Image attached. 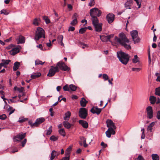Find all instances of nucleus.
<instances>
[{
	"label": "nucleus",
	"instance_id": "nucleus-44",
	"mask_svg": "<svg viewBox=\"0 0 160 160\" xmlns=\"http://www.w3.org/2000/svg\"><path fill=\"white\" fill-rule=\"evenodd\" d=\"M106 136L108 138H109L111 137V133L110 130H109V128L108 129V130L106 132Z\"/></svg>",
	"mask_w": 160,
	"mask_h": 160
},
{
	"label": "nucleus",
	"instance_id": "nucleus-19",
	"mask_svg": "<svg viewBox=\"0 0 160 160\" xmlns=\"http://www.w3.org/2000/svg\"><path fill=\"white\" fill-rule=\"evenodd\" d=\"M18 44L23 43L25 42V38L22 35H20L18 38Z\"/></svg>",
	"mask_w": 160,
	"mask_h": 160
},
{
	"label": "nucleus",
	"instance_id": "nucleus-29",
	"mask_svg": "<svg viewBox=\"0 0 160 160\" xmlns=\"http://www.w3.org/2000/svg\"><path fill=\"white\" fill-rule=\"evenodd\" d=\"M40 21L39 18H36L34 19L33 22V24L35 26H38L39 24V22Z\"/></svg>",
	"mask_w": 160,
	"mask_h": 160
},
{
	"label": "nucleus",
	"instance_id": "nucleus-20",
	"mask_svg": "<svg viewBox=\"0 0 160 160\" xmlns=\"http://www.w3.org/2000/svg\"><path fill=\"white\" fill-rule=\"evenodd\" d=\"M88 101L84 98H82L80 101V105L82 107H85Z\"/></svg>",
	"mask_w": 160,
	"mask_h": 160
},
{
	"label": "nucleus",
	"instance_id": "nucleus-17",
	"mask_svg": "<svg viewBox=\"0 0 160 160\" xmlns=\"http://www.w3.org/2000/svg\"><path fill=\"white\" fill-rule=\"evenodd\" d=\"M59 154V152H57L55 150L52 151L51 153L50 160H53L56 156L57 157Z\"/></svg>",
	"mask_w": 160,
	"mask_h": 160
},
{
	"label": "nucleus",
	"instance_id": "nucleus-47",
	"mask_svg": "<svg viewBox=\"0 0 160 160\" xmlns=\"http://www.w3.org/2000/svg\"><path fill=\"white\" fill-rule=\"evenodd\" d=\"M63 39V36L62 35H59L58 37V40L59 42H62Z\"/></svg>",
	"mask_w": 160,
	"mask_h": 160
},
{
	"label": "nucleus",
	"instance_id": "nucleus-33",
	"mask_svg": "<svg viewBox=\"0 0 160 160\" xmlns=\"http://www.w3.org/2000/svg\"><path fill=\"white\" fill-rule=\"evenodd\" d=\"M152 157L153 160H159V156L157 154H153L152 155Z\"/></svg>",
	"mask_w": 160,
	"mask_h": 160
},
{
	"label": "nucleus",
	"instance_id": "nucleus-56",
	"mask_svg": "<svg viewBox=\"0 0 160 160\" xmlns=\"http://www.w3.org/2000/svg\"><path fill=\"white\" fill-rule=\"evenodd\" d=\"M95 4V2L94 0H90V1L89 3V5L90 7L93 6Z\"/></svg>",
	"mask_w": 160,
	"mask_h": 160
},
{
	"label": "nucleus",
	"instance_id": "nucleus-52",
	"mask_svg": "<svg viewBox=\"0 0 160 160\" xmlns=\"http://www.w3.org/2000/svg\"><path fill=\"white\" fill-rule=\"evenodd\" d=\"M135 160H145L143 157L139 155L138 157L136 158Z\"/></svg>",
	"mask_w": 160,
	"mask_h": 160
},
{
	"label": "nucleus",
	"instance_id": "nucleus-12",
	"mask_svg": "<svg viewBox=\"0 0 160 160\" xmlns=\"http://www.w3.org/2000/svg\"><path fill=\"white\" fill-rule=\"evenodd\" d=\"M147 112L148 117L149 119H151L153 116L152 108L151 106H148L147 108Z\"/></svg>",
	"mask_w": 160,
	"mask_h": 160
},
{
	"label": "nucleus",
	"instance_id": "nucleus-11",
	"mask_svg": "<svg viewBox=\"0 0 160 160\" xmlns=\"http://www.w3.org/2000/svg\"><path fill=\"white\" fill-rule=\"evenodd\" d=\"M107 20L109 23H112L115 19V15L112 13L108 14L106 16Z\"/></svg>",
	"mask_w": 160,
	"mask_h": 160
},
{
	"label": "nucleus",
	"instance_id": "nucleus-40",
	"mask_svg": "<svg viewBox=\"0 0 160 160\" xmlns=\"http://www.w3.org/2000/svg\"><path fill=\"white\" fill-rule=\"evenodd\" d=\"M79 45L80 47H81L83 49L85 47H88V45L87 44L81 42H79Z\"/></svg>",
	"mask_w": 160,
	"mask_h": 160
},
{
	"label": "nucleus",
	"instance_id": "nucleus-46",
	"mask_svg": "<svg viewBox=\"0 0 160 160\" xmlns=\"http://www.w3.org/2000/svg\"><path fill=\"white\" fill-rule=\"evenodd\" d=\"M58 139V138L57 137H55L54 135H52L51 136L50 138V139L53 141H56Z\"/></svg>",
	"mask_w": 160,
	"mask_h": 160
},
{
	"label": "nucleus",
	"instance_id": "nucleus-37",
	"mask_svg": "<svg viewBox=\"0 0 160 160\" xmlns=\"http://www.w3.org/2000/svg\"><path fill=\"white\" fill-rule=\"evenodd\" d=\"M139 61L137 55L134 56V58L132 59V62L134 63H136Z\"/></svg>",
	"mask_w": 160,
	"mask_h": 160
},
{
	"label": "nucleus",
	"instance_id": "nucleus-4",
	"mask_svg": "<svg viewBox=\"0 0 160 160\" xmlns=\"http://www.w3.org/2000/svg\"><path fill=\"white\" fill-rule=\"evenodd\" d=\"M42 38H45V31L42 28L38 27L36 31L34 39L37 41Z\"/></svg>",
	"mask_w": 160,
	"mask_h": 160
},
{
	"label": "nucleus",
	"instance_id": "nucleus-22",
	"mask_svg": "<svg viewBox=\"0 0 160 160\" xmlns=\"http://www.w3.org/2000/svg\"><path fill=\"white\" fill-rule=\"evenodd\" d=\"M63 124L64 127L67 129H69L72 125L67 121H64L63 122Z\"/></svg>",
	"mask_w": 160,
	"mask_h": 160
},
{
	"label": "nucleus",
	"instance_id": "nucleus-38",
	"mask_svg": "<svg viewBox=\"0 0 160 160\" xmlns=\"http://www.w3.org/2000/svg\"><path fill=\"white\" fill-rule=\"evenodd\" d=\"M45 63V62H42L41 61L39 60H37L35 62V64L36 65H37L39 64H41L42 65Z\"/></svg>",
	"mask_w": 160,
	"mask_h": 160
},
{
	"label": "nucleus",
	"instance_id": "nucleus-5",
	"mask_svg": "<svg viewBox=\"0 0 160 160\" xmlns=\"http://www.w3.org/2000/svg\"><path fill=\"white\" fill-rule=\"evenodd\" d=\"M131 36L134 44L139 43L140 42L141 39L138 36V33L137 30H133L131 31Z\"/></svg>",
	"mask_w": 160,
	"mask_h": 160
},
{
	"label": "nucleus",
	"instance_id": "nucleus-13",
	"mask_svg": "<svg viewBox=\"0 0 160 160\" xmlns=\"http://www.w3.org/2000/svg\"><path fill=\"white\" fill-rule=\"evenodd\" d=\"M102 108H99L97 107H93L90 110V112L93 114L96 113L99 115L101 112Z\"/></svg>",
	"mask_w": 160,
	"mask_h": 160
},
{
	"label": "nucleus",
	"instance_id": "nucleus-9",
	"mask_svg": "<svg viewBox=\"0 0 160 160\" xmlns=\"http://www.w3.org/2000/svg\"><path fill=\"white\" fill-rule=\"evenodd\" d=\"M59 71V68L57 66L55 67L52 66H51L47 76L49 77H52L55 75L56 72H58Z\"/></svg>",
	"mask_w": 160,
	"mask_h": 160
},
{
	"label": "nucleus",
	"instance_id": "nucleus-7",
	"mask_svg": "<svg viewBox=\"0 0 160 160\" xmlns=\"http://www.w3.org/2000/svg\"><path fill=\"white\" fill-rule=\"evenodd\" d=\"M61 70L66 71H68L69 70L70 68L66 65L65 63L62 61H60L58 62L57 64V66Z\"/></svg>",
	"mask_w": 160,
	"mask_h": 160
},
{
	"label": "nucleus",
	"instance_id": "nucleus-24",
	"mask_svg": "<svg viewBox=\"0 0 160 160\" xmlns=\"http://www.w3.org/2000/svg\"><path fill=\"white\" fill-rule=\"evenodd\" d=\"M41 75V74L40 72H36L33 73L31 76V77L32 79H35L39 77Z\"/></svg>",
	"mask_w": 160,
	"mask_h": 160
},
{
	"label": "nucleus",
	"instance_id": "nucleus-25",
	"mask_svg": "<svg viewBox=\"0 0 160 160\" xmlns=\"http://www.w3.org/2000/svg\"><path fill=\"white\" fill-rule=\"evenodd\" d=\"M157 100L156 98L154 96H152L149 98V100L150 103L152 104H155Z\"/></svg>",
	"mask_w": 160,
	"mask_h": 160
},
{
	"label": "nucleus",
	"instance_id": "nucleus-10",
	"mask_svg": "<svg viewBox=\"0 0 160 160\" xmlns=\"http://www.w3.org/2000/svg\"><path fill=\"white\" fill-rule=\"evenodd\" d=\"M26 133L20 132L17 135L13 138L14 142L20 141L23 139L25 137Z\"/></svg>",
	"mask_w": 160,
	"mask_h": 160
},
{
	"label": "nucleus",
	"instance_id": "nucleus-63",
	"mask_svg": "<svg viewBox=\"0 0 160 160\" xmlns=\"http://www.w3.org/2000/svg\"><path fill=\"white\" fill-rule=\"evenodd\" d=\"M156 117L158 119H160V111H158L157 112Z\"/></svg>",
	"mask_w": 160,
	"mask_h": 160
},
{
	"label": "nucleus",
	"instance_id": "nucleus-8",
	"mask_svg": "<svg viewBox=\"0 0 160 160\" xmlns=\"http://www.w3.org/2000/svg\"><path fill=\"white\" fill-rule=\"evenodd\" d=\"M88 115V111L84 108H81L80 109L79 112V116L82 119H85Z\"/></svg>",
	"mask_w": 160,
	"mask_h": 160
},
{
	"label": "nucleus",
	"instance_id": "nucleus-18",
	"mask_svg": "<svg viewBox=\"0 0 160 160\" xmlns=\"http://www.w3.org/2000/svg\"><path fill=\"white\" fill-rule=\"evenodd\" d=\"M79 123L83 127V128H87L88 127V123L86 121L83 120H79Z\"/></svg>",
	"mask_w": 160,
	"mask_h": 160
},
{
	"label": "nucleus",
	"instance_id": "nucleus-14",
	"mask_svg": "<svg viewBox=\"0 0 160 160\" xmlns=\"http://www.w3.org/2000/svg\"><path fill=\"white\" fill-rule=\"evenodd\" d=\"M107 127L109 128H116V127L113 121L110 119H108L106 121Z\"/></svg>",
	"mask_w": 160,
	"mask_h": 160
},
{
	"label": "nucleus",
	"instance_id": "nucleus-60",
	"mask_svg": "<svg viewBox=\"0 0 160 160\" xmlns=\"http://www.w3.org/2000/svg\"><path fill=\"white\" fill-rule=\"evenodd\" d=\"M8 101V103H10V102H17L16 101L14 100L12 98V99H10L9 100L7 99Z\"/></svg>",
	"mask_w": 160,
	"mask_h": 160
},
{
	"label": "nucleus",
	"instance_id": "nucleus-59",
	"mask_svg": "<svg viewBox=\"0 0 160 160\" xmlns=\"http://www.w3.org/2000/svg\"><path fill=\"white\" fill-rule=\"evenodd\" d=\"M27 142L26 139H24V140L21 142L22 146L24 147Z\"/></svg>",
	"mask_w": 160,
	"mask_h": 160
},
{
	"label": "nucleus",
	"instance_id": "nucleus-34",
	"mask_svg": "<svg viewBox=\"0 0 160 160\" xmlns=\"http://www.w3.org/2000/svg\"><path fill=\"white\" fill-rule=\"evenodd\" d=\"M5 93L2 90L0 91V96L1 95V98L3 99V101L6 100L7 99L4 97L5 96Z\"/></svg>",
	"mask_w": 160,
	"mask_h": 160
},
{
	"label": "nucleus",
	"instance_id": "nucleus-39",
	"mask_svg": "<svg viewBox=\"0 0 160 160\" xmlns=\"http://www.w3.org/2000/svg\"><path fill=\"white\" fill-rule=\"evenodd\" d=\"M28 120V118H23L22 117L20 118H19V120H18V122H19L20 123H22L23 122H25L26 121H27Z\"/></svg>",
	"mask_w": 160,
	"mask_h": 160
},
{
	"label": "nucleus",
	"instance_id": "nucleus-49",
	"mask_svg": "<svg viewBox=\"0 0 160 160\" xmlns=\"http://www.w3.org/2000/svg\"><path fill=\"white\" fill-rule=\"evenodd\" d=\"M102 78L105 81L107 80L109 78L108 75L106 74H102Z\"/></svg>",
	"mask_w": 160,
	"mask_h": 160
},
{
	"label": "nucleus",
	"instance_id": "nucleus-55",
	"mask_svg": "<svg viewBox=\"0 0 160 160\" xmlns=\"http://www.w3.org/2000/svg\"><path fill=\"white\" fill-rule=\"evenodd\" d=\"M62 97V96L61 95L58 97V101H59V102H60L62 100H63L64 102H66V99L65 98H63L61 99L60 100H59V98H61Z\"/></svg>",
	"mask_w": 160,
	"mask_h": 160
},
{
	"label": "nucleus",
	"instance_id": "nucleus-53",
	"mask_svg": "<svg viewBox=\"0 0 160 160\" xmlns=\"http://www.w3.org/2000/svg\"><path fill=\"white\" fill-rule=\"evenodd\" d=\"M7 117L5 114H3L0 115V119L1 120H5L6 118Z\"/></svg>",
	"mask_w": 160,
	"mask_h": 160
},
{
	"label": "nucleus",
	"instance_id": "nucleus-27",
	"mask_svg": "<svg viewBox=\"0 0 160 160\" xmlns=\"http://www.w3.org/2000/svg\"><path fill=\"white\" fill-rule=\"evenodd\" d=\"M2 62L0 63H2V67H4L5 66L8 64L9 63L11 62V60H4L2 59Z\"/></svg>",
	"mask_w": 160,
	"mask_h": 160
},
{
	"label": "nucleus",
	"instance_id": "nucleus-26",
	"mask_svg": "<svg viewBox=\"0 0 160 160\" xmlns=\"http://www.w3.org/2000/svg\"><path fill=\"white\" fill-rule=\"evenodd\" d=\"M155 124V122H152L151 123L147 128V130L148 131H150V132H152V129H153L152 127Z\"/></svg>",
	"mask_w": 160,
	"mask_h": 160
},
{
	"label": "nucleus",
	"instance_id": "nucleus-16",
	"mask_svg": "<svg viewBox=\"0 0 160 160\" xmlns=\"http://www.w3.org/2000/svg\"><path fill=\"white\" fill-rule=\"evenodd\" d=\"M45 121V119L43 118H40L36 119L35 122L34 123V125L37 127L39 124H40Z\"/></svg>",
	"mask_w": 160,
	"mask_h": 160
},
{
	"label": "nucleus",
	"instance_id": "nucleus-41",
	"mask_svg": "<svg viewBox=\"0 0 160 160\" xmlns=\"http://www.w3.org/2000/svg\"><path fill=\"white\" fill-rule=\"evenodd\" d=\"M52 126H50L49 128L48 129L47 131L46 135H49L51 134L52 132Z\"/></svg>",
	"mask_w": 160,
	"mask_h": 160
},
{
	"label": "nucleus",
	"instance_id": "nucleus-48",
	"mask_svg": "<svg viewBox=\"0 0 160 160\" xmlns=\"http://www.w3.org/2000/svg\"><path fill=\"white\" fill-rule=\"evenodd\" d=\"M81 139L83 140V143L84 144V146L85 147H87L88 146V144L86 143V140L84 137H82Z\"/></svg>",
	"mask_w": 160,
	"mask_h": 160
},
{
	"label": "nucleus",
	"instance_id": "nucleus-42",
	"mask_svg": "<svg viewBox=\"0 0 160 160\" xmlns=\"http://www.w3.org/2000/svg\"><path fill=\"white\" fill-rule=\"evenodd\" d=\"M87 29V28L86 27L82 28L79 30V33L81 34H83L85 32Z\"/></svg>",
	"mask_w": 160,
	"mask_h": 160
},
{
	"label": "nucleus",
	"instance_id": "nucleus-23",
	"mask_svg": "<svg viewBox=\"0 0 160 160\" xmlns=\"http://www.w3.org/2000/svg\"><path fill=\"white\" fill-rule=\"evenodd\" d=\"M71 113L70 111H68L65 114V117L64 119L65 120H68L71 116Z\"/></svg>",
	"mask_w": 160,
	"mask_h": 160
},
{
	"label": "nucleus",
	"instance_id": "nucleus-58",
	"mask_svg": "<svg viewBox=\"0 0 160 160\" xmlns=\"http://www.w3.org/2000/svg\"><path fill=\"white\" fill-rule=\"evenodd\" d=\"M17 90L19 92H22L24 90V88L23 87H21L20 88H17Z\"/></svg>",
	"mask_w": 160,
	"mask_h": 160
},
{
	"label": "nucleus",
	"instance_id": "nucleus-28",
	"mask_svg": "<svg viewBox=\"0 0 160 160\" xmlns=\"http://www.w3.org/2000/svg\"><path fill=\"white\" fill-rule=\"evenodd\" d=\"M100 38L103 42H106L108 41L107 36L100 35Z\"/></svg>",
	"mask_w": 160,
	"mask_h": 160
},
{
	"label": "nucleus",
	"instance_id": "nucleus-3",
	"mask_svg": "<svg viewBox=\"0 0 160 160\" xmlns=\"http://www.w3.org/2000/svg\"><path fill=\"white\" fill-rule=\"evenodd\" d=\"M101 14V11L97 8H93L90 10V15L91 17L92 21L98 20L97 17L100 16Z\"/></svg>",
	"mask_w": 160,
	"mask_h": 160
},
{
	"label": "nucleus",
	"instance_id": "nucleus-43",
	"mask_svg": "<svg viewBox=\"0 0 160 160\" xmlns=\"http://www.w3.org/2000/svg\"><path fill=\"white\" fill-rule=\"evenodd\" d=\"M63 90L65 91H69V86L68 85L66 84L63 87Z\"/></svg>",
	"mask_w": 160,
	"mask_h": 160
},
{
	"label": "nucleus",
	"instance_id": "nucleus-2",
	"mask_svg": "<svg viewBox=\"0 0 160 160\" xmlns=\"http://www.w3.org/2000/svg\"><path fill=\"white\" fill-rule=\"evenodd\" d=\"M117 56L119 61L123 64H126L129 60V57L128 54L122 51L117 52Z\"/></svg>",
	"mask_w": 160,
	"mask_h": 160
},
{
	"label": "nucleus",
	"instance_id": "nucleus-61",
	"mask_svg": "<svg viewBox=\"0 0 160 160\" xmlns=\"http://www.w3.org/2000/svg\"><path fill=\"white\" fill-rule=\"evenodd\" d=\"M132 70L134 71L139 72L141 70V68H133Z\"/></svg>",
	"mask_w": 160,
	"mask_h": 160
},
{
	"label": "nucleus",
	"instance_id": "nucleus-62",
	"mask_svg": "<svg viewBox=\"0 0 160 160\" xmlns=\"http://www.w3.org/2000/svg\"><path fill=\"white\" fill-rule=\"evenodd\" d=\"M114 36V35L113 34H111L110 35H108L107 36V37H108V41H109V42H110V39L113 38Z\"/></svg>",
	"mask_w": 160,
	"mask_h": 160
},
{
	"label": "nucleus",
	"instance_id": "nucleus-35",
	"mask_svg": "<svg viewBox=\"0 0 160 160\" xmlns=\"http://www.w3.org/2000/svg\"><path fill=\"white\" fill-rule=\"evenodd\" d=\"M43 19H44L47 24H48L50 23V21L48 17L47 16H44L43 17Z\"/></svg>",
	"mask_w": 160,
	"mask_h": 160
},
{
	"label": "nucleus",
	"instance_id": "nucleus-45",
	"mask_svg": "<svg viewBox=\"0 0 160 160\" xmlns=\"http://www.w3.org/2000/svg\"><path fill=\"white\" fill-rule=\"evenodd\" d=\"M125 7L127 8L130 9V1H128L125 4Z\"/></svg>",
	"mask_w": 160,
	"mask_h": 160
},
{
	"label": "nucleus",
	"instance_id": "nucleus-1",
	"mask_svg": "<svg viewBox=\"0 0 160 160\" xmlns=\"http://www.w3.org/2000/svg\"><path fill=\"white\" fill-rule=\"evenodd\" d=\"M119 38H118L117 36H115L114 38L115 40L120 44L124 46L127 49H130V45H128L126 44L127 43L129 42V41L124 33L123 32L120 33L119 34Z\"/></svg>",
	"mask_w": 160,
	"mask_h": 160
},
{
	"label": "nucleus",
	"instance_id": "nucleus-57",
	"mask_svg": "<svg viewBox=\"0 0 160 160\" xmlns=\"http://www.w3.org/2000/svg\"><path fill=\"white\" fill-rule=\"evenodd\" d=\"M78 16V14L76 13H75L72 17V19H73L77 20V18Z\"/></svg>",
	"mask_w": 160,
	"mask_h": 160
},
{
	"label": "nucleus",
	"instance_id": "nucleus-15",
	"mask_svg": "<svg viewBox=\"0 0 160 160\" xmlns=\"http://www.w3.org/2000/svg\"><path fill=\"white\" fill-rule=\"evenodd\" d=\"M19 48L18 47H16L12 48L9 51V53L11 55H14L19 52Z\"/></svg>",
	"mask_w": 160,
	"mask_h": 160
},
{
	"label": "nucleus",
	"instance_id": "nucleus-54",
	"mask_svg": "<svg viewBox=\"0 0 160 160\" xmlns=\"http://www.w3.org/2000/svg\"><path fill=\"white\" fill-rule=\"evenodd\" d=\"M116 128H109V130H110V131H111V134H112V135H114L115 134V132L114 130Z\"/></svg>",
	"mask_w": 160,
	"mask_h": 160
},
{
	"label": "nucleus",
	"instance_id": "nucleus-32",
	"mask_svg": "<svg viewBox=\"0 0 160 160\" xmlns=\"http://www.w3.org/2000/svg\"><path fill=\"white\" fill-rule=\"evenodd\" d=\"M72 149V146H70L66 149L65 152V155H69L70 153V152Z\"/></svg>",
	"mask_w": 160,
	"mask_h": 160
},
{
	"label": "nucleus",
	"instance_id": "nucleus-31",
	"mask_svg": "<svg viewBox=\"0 0 160 160\" xmlns=\"http://www.w3.org/2000/svg\"><path fill=\"white\" fill-rule=\"evenodd\" d=\"M59 133L63 137H65L66 135V133L64 129L62 128L59 129L58 131Z\"/></svg>",
	"mask_w": 160,
	"mask_h": 160
},
{
	"label": "nucleus",
	"instance_id": "nucleus-36",
	"mask_svg": "<svg viewBox=\"0 0 160 160\" xmlns=\"http://www.w3.org/2000/svg\"><path fill=\"white\" fill-rule=\"evenodd\" d=\"M155 94L158 96H160V87L155 89Z\"/></svg>",
	"mask_w": 160,
	"mask_h": 160
},
{
	"label": "nucleus",
	"instance_id": "nucleus-51",
	"mask_svg": "<svg viewBox=\"0 0 160 160\" xmlns=\"http://www.w3.org/2000/svg\"><path fill=\"white\" fill-rule=\"evenodd\" d=\"M1 14H4L5 15H7L9 14V12L6 10L3 9L1 11Z\"/></svg>",
	"mask_w": 160,
	"mask_h": 160
},
{
	"label": "nucleus",
	"instance_id": "nucleus-30",
	"mask_svg": "<svg viewBox=\"0 0 160 160\" xmlns=\"http://www.w3.org/2000/svg\"><path fill=\"white\" fill-rule=\"evenodd\" d=\"M69 90L74 91L76 90L77 88V87L73 84H70L69 85Z\"/></svg>",
	"mask_w": 160,
	"mask_h": 160
},
{
	"label": "nucleus",
	"instance_id": "nucleus-6",
	"mask_svg": "<svg viewBox=\"0 0 160 160\" xmlns=\"http://www.w3.org/2000/svg\"><path fill=\"white\" fill-rule=\"evenodd\" d=\"M92 21L95 31L97 32L101 31L102 30V24L99 23L98 20H94Z\"/></svg>",
	"mask_w": 160,
	"mask_h": 160
},
{
	"label": "nucleus",
	"instance_id": "nucleus-50",
	"mask_svg": "<svg viewBox=\"0 0 160 160\" xmlns=\"http://www.w3.org/2000/svg\"><path fill=\"white\" fill-rule=\"evenodd\" d=\"M77 20L73 19V20L71 22L70 24L72 26H75L77 24Z\"/></svg>",
	"mask_w": 160,
	"mask_h": 160
},
{
	"label": "nucleus",
	"instance_id": "nucleus-21",
	"mask_svg": "<svg viewBox=\"0 0 160 160\" xmlns=\"http://www.w3.org/2000/svg\"><path fill=\"white\" fill-rule=\"evenodd\" d=\"M20 64L19 62H16L14 63V66L13 67V70L14 71H16L18 68L20 66Z\"/></svg>",
	"mask_w": 160,
	"mask_h": 160
},
{
	"label": "nucleus",
	"instance_id": "nucleus-64",
	"mask_svg": "<svg viewBox=\"0 0 160 160\" xmlns=\"http://www.w3.org/2000/svg\"><path fill=\"white\" fill-rule=\"evenodd\" d=\"M59 160H69V156L65 157Z\"/></svg>",
	"mask_w": 160,
	"mask_h": 160
}]
</instances>
